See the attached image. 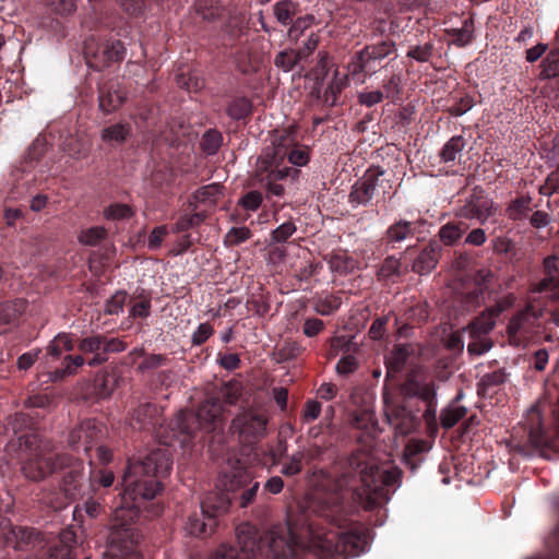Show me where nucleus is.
<instances>
[{
	"mask_svg": "<svg viewBox=\"0 0 559 559\" xmlns=\"http://www.w3.org/2000/svg\"><path fill=\"white\" fill-rule=\"evenodd\" d=\"M343 487L317 492L313 511L330 520L336 527L294 521L289 515L284 524L274 525L265 535L264 543L275 559H289L300 549L307 548L321 559H346L359 556L367 546L366 536L357 532H343L337 518L343 501Z\"/></svg>",
	"mask_w": 559,
	"mask_h": 559,
	"instance_id": "1",
	"label": "nucleus"
},
{
	"mask_svg": "<svg viewBox=\"0 0 559 559\" xmlns=\"http://www.w3.org/2000/svg\"><path fill=\"white\" fill-rule=\"evenodd\" d=\"M171 466L168 449L153 450L143 459L129 462L122 477L121 499L114 510L104 559H141L138 546L142 534L134 526V521L143 503L162 490L159 478L169 475Z\"/></svg>",
	"mask_w": 559,
	"mask_h": 559,
	"instance_id": "2",
	"label": "nucleus"
},
{
	"mask_svg": "<svg viewBox=\"0 0 559 559\" xmlns=\"http://www.w3.org/2000/svg\"><path fill=\"white\" fill-rule=\"evenodd\" d=\"M22 472L31 480L39 481L58 469L63 468L69 455L58 454L49 441L35 433H23L17 437Z\"/></svg>",
	"mask_w": 559,
	"mask_h": 559,
	"instance_id": "3",
	"label": "nucleus"
},
{
	"mask_svg": "<svg viewBox=\"0 0 559 559\" xmlns=\"http://www.w3.org/2000/svg\"><path fill=\"white\" fill-rule=\"evenodd\" d=\"M361 487L357 491L358 499L366 510L385 504L391 495L400 486L401 472L397 468L383 469L370 462H357Z\"/></svg>",
	"mask_w": 559,
	"mask_h": 559,
	"instance_id": "4",
	"label": "nucleus"
},
{
	"mask_svg": "<svg viewBox=\"0 0 559 559\" xmlns=\"http://www.w3.org/2000/svg\"><path fill=\"white\" fill-rule=\"evenodd\" d=\"M222 404L217 397L206 399L199 407L195 415L190 413L180 412L175 421L173 423V437H164L159 431L162 443L170 447L174 444L175 439H179L180 443H186L191 437L197 427H192L190 421L198 423V428L211 431L215 428V424L222 414Z\"/></svg>",
	"mask_w": 559,
	"mask_h": 559,
	"instance_id": "5",
	"label": "nucleus"
},
{
	"mask_svg": "<svg viewBox=\"0 0 559 559\" xmlns=\"http://www.w3.org/2000/svg\"><path fill=\"white\" fill-rule=\"evenodd\" d=\"M545 306L536 299H530L524 308L516 311L509 320L507 333L514 346H524L542 329L540 319Z\"/></svg>",
	"mask_w": 559,
	"mask_h": 559,
	"instance_id": "6",
	"label": "nucleus"
},
{
	"mask_svg": "<svg viewBox=\"0 0 559 559\" xmlns=\"http://www.w3.org/2000/svg\"><path fill=\"white\" fill-rule=\"evenodd\" d=\"M261 155H269V158L281 166H287V159L294 166H305L309 162V151L306 146L297 143L296 131L293 128L277 132L272 141V147L265 148Z\"/></svg>",
	"mask_w": 559,
	"mask_h": 559,
	"instance_id": "7",
	"label": "nucleus"
},
{
	"mask_svg": "<svg viewBox=\"0 0 559 559\" xmlns=\"http://www.w3.org/2000/svg\"><path fill=\"white\" fill-rule=\"evenodd\" d=\"M501 312V307H491L483 311L463 329L464 332L468 333L467 353L471 356H481L492 348L493 341L489 334L493 330L496 320Z\"/></svg>",
	"mask_w": 559,
	"mask_h": 559,
	"instance_id": "8",
	"label": "nucleus"
},
{
	"mask_svg": "<svg viewBox=\"0 0 559 559\" xmlns=\"http://www.w3.org/2000/svg\"><path fill=\"white\" fill-rule=\"evenodd\" d=\"M237 548L222 544L212 559H258L261 551L260 537L254 526L243 523L236 528Z\"/></svg>",
	"mask_w": 559,
	"mask_h": 559,
	"instance_id": "9",
	"label": "nucleus"
},
{
	"mask_svg": "<svg viewBox=\"0 0 559 559\" xmlns=\"http://www.w3.org/2000/svg\"><path fill=\"white\" fill-rule=\"evenodd\" d=\"M384 171L369 169L353 187L349 202L354 206L367 205L373 199L382 198L389 193L390 181L383 178Z\"/></svg>",
	"mask_w": 559,
	"mask_h": 559,
	"instance_id": "10",
	"label": "nucleus"
},
{
	"mask_svg": "<svg viewBox=\"0 0 559 559\" xmlns=\"http://www.w3.org/2000/svg\"><path fill=\"white\" fill-rule=\"evenodd\" d=\"M395 49L392 40H383L374 45L366 46L349 64L352 76L364 82L366 75H372L380 69L381 61Z\"/></svg>",
	"mask_w": 559,
	"mask_h": 559,
	"instance_id": "11",
	"label": "nucleus"
},
{
	"mask_svg": "<svg viewBox=\"0 0 559 559\" xmlns=\"http://www.w3.org/2000/svg\"><path fill=\"white\" fill-rule=\"evenodd\" d=\"M267 415L264 411L248 408L239 413L231 423L233 429L245 443H253L267 433Z\"/></svg>",
	"mask_w": 559,
	"mask_h": 559,
	"instance_id": "12",
	"label": "nucleus"
},
{
	"mask_svg": "<svg viewBox=\"0 0 559 559\" xmlns=\"http://www.w3.org/2000/svg\"><path fill=\"white\" fill-rule=\"evenodd\" d=\"M62 469H64V475L61 481V490L68 499L74 500L88 492L91 471L87 474L85 473L83 462L69 456V461H66Z\"/></svg>",
	"mask_w": 559,
	"mask_h": 559,
	"instance_id": "13",
	"label": "nucleus"
},
{
	"mask_svg": "<svg viewBox=\"0 0 559 559\" xmlns=\"http://www.w3.org/2000/svg\"><path fill=\"white\" fill-rule=\"evenodd\" d=\"M290 170L288 166L274 164L269 155H260L257 160L255 177L269 194L283 197L284 187L278 181L288 177Z\"/></svg>",
	"mask_w": 559,
	"mask_h": 559,
	"instance_id": "14",
	"label": "nucleus"
},
{
	"mask_svg": "<svg viewBox=\"0 0 559 559\" xmlns=\"http://www.w3.org/2000/svg\"><path fill=\"white\" fill-rule=\"evenodd\" d=\"M495 213L496 207L492 200L489 199L481 190H474L459 210V215L461 217L477 219L481 224L487 222V219Z\"/></svg>",
	"mask_w": 559,
	"mask_h": 559,
	"instance_id": "15",
	"label": "nucleus"
},
{
	"mask_svg": "<svg viewBox=\"0 0 559 559\" xmlns=\"http://www.w3.org/2000/svg\"><path fill=\"white\" fill-rule=\"evenodd\" d=\"M100 433V426L93 419H86L70 431L68 443L73 450L87 453L97 443Z\"/></svg>",
	"mask_w": 559,
	"mask_h": 559,
	"instance_id": "16",
	"label": "nucleus"
},
{
	"mask_svg": "<svg viewBox=\"0 0 559 559\" xmlns=\"http://www.w3.org/2000/svg\"><path fill=\"white\" fill-rule=\"evenodd\" d=\"M87 63L96 70L109 67L114 62H119L124 58L126 48L120 40L106 41L102 44L95 52L86 51Z\"/></svg>",
	"mask_w": 559,
	"mask_h": 559,
	"instance_id": "17",
	"label": "nucleus"
},
{
	"mask_svg": "<svg viewBox=\"0 0 559 559\" xmlns=\"http://www.w3.org/2000/svg\"><path fill=\"white\" fill-rule=\"evenodd\" d=\"M546 277L537 283L533 293H549V297L559 301V255H549L544 260Z\"/></svg>",
	"mask_w": 559,
	"mask_h": 559,
	"instance_id": "18",
	"label": "nucleus"
},
{
	"mask_svg": "<svg viewBox=\"0 0 559 559\" xmlns=\"http://www.w3.org/2000/svg\"><path fill=\"white\" fill-rule=\"evenodd\" d=\"M253 480L251 474L243 468H236L230 473H225L218 479V487L226 491L230 497L237 496L248 484Z\"/></svg>",
	"mask_w": 559,
	"mask_h": 559,
	"instance_id": "19",
	"label": "nucleus"
},
{
	"mask_svg": "<svg viewBox=\"0 0 559 559\" xmlns=\"http://www.w3.org/2000/svg\"><path fill=\"white\" fill-rule=\"evenodd\" d=\"M385 417L394 430L401 435L406 436L413 432L416 428V421L404 407H390L385 408Z\"/></svg>",
	"mask_w": 559,
	"mask_h": 559,
	"instance_id": "20",
	"label": "nucleus"
},
{
	"mask_svg": "<svg viewBox=\"0 0 559 559\" xmlns=\"http://www.w3.org/2000/svg\"><path fill=\"white\" fill-rule=\"evenodd\" d=\"M126 99V93L117 82H110L99 88V108L106 112L118 109Z\"/></svg>",
	"mask_w": 559,
	"mask_h": 559,
	"instance_id": "21",
	"label": "nucleus"
},
{
	"mask_svg": "<svg viewBox=\"0 0 559 559\" xmlns=\"http://www.w3.org/2000/svg\"><path fill=\"white\" fill-rule=\"evenodd\" d=\"M231 501L233 497H230L226 491L222 490L210 492L201 502L202 513L204 515H210L215 520L218 514L228 510Z\"/></svg>",
	"mask_w": 559,
	"mask_h": 559,
	"instance_id": "22",
	"label": "nucleus"
},
{
	"mask_svg": "<svg viewBox=\"0 0 559 559\" xmlns=\"http://www.w3.org/2000/svg\"><path fill=\"white\" fill-rule=\"evenodd\" d=\"M441 248L438 243L431 242L425 247L413 263V271L423 275L430 273L439 262Z\"/></svg>",
	"mask_w": 559,
	"mask_h": 559,
	"instance_id": "23",
	"label": "nucleus"
},
{
	"mask_svg": "<svg viewBox=\"0 0 559 559\" xmlns=\"http://www.w3.org/2000/svg\"><path fill=\"white\" fill-rule=\"evenodd\" d=\"M103 335H91L82 338L78 348L83 354H93V358L87 361L91 367H96L107 360V356L103 355Z\"/></svg>",
	"mask_w": 559,
	"mask_h": 559,
	"instance_id": "24",
	"label": "nucleus"
},
{
	"mask_svg": "<svg viewBox=\"0 0 559 559\" xmlns=\"http://www.w3.org/2000/svg\"><path fill=\"white\" fill-rule=\"evenodd\" d=\"M3 534L5 544L14 549H21L38 538V533L34 528L22 526L9 527Z\"/></svg>",
	"mask_w": 559,
	"mask_h": 559,
	"instance_id": "25",
	"label": "nucleus"
},
{
	"mask_svg": "<svg viewBox=\"0 0 559 559\" xmlns=\"http://www.w3.org/2000/svg\"><path fill=\"white\" fill-rule=\"evenodd\" d=\"M27 301L17 298L0 304V324H12L26 311Z\"/></svg>",
	"mask_w": 559,
	"mask_h": 559,
	"instance_id": "26",
	"label": "nucleus"
},
{
	"mask_svg": "<svg viewBox=\"0 0 559 559\" xmlns=\"http://www.w3.org/2000/svg\"><path fill=\"white\" fill-rule=\"evenodd\" d=\"M74 348L71 336L67 333L57 334L48 344L46 350L47 364L60 358L63 352H70Z\"/></svg>",
	"mask_w": 559,
	"mask_h": 559,
	"instance_id": "27",
	"label": "nucleus"
},
{
	"mask_svg": "<svg viewBox=\"0 0 559 559\" xmlns=\"http://www.w3.org/2000/svg\"><path fill=\"white\" fill-rule=\"evenodd\" d=\"M415 225L412 222L400 219L392 224L385 231V238L389 243L402 242L415 235Z\"/></svg>",
	"mask_w": 559,
	"mask_h": 559,
	"instance_id": "28",
	"label": "nucleus"
},
{
	"mask_svg": "<svg viewBox=\"0 0 559 559\" xmlns=\"http://www.w3.org/2000/svg\"><path fill=\"white\" fill-rule=\"evenodd\" d=\"M131 134V126L127 122H118L102 130L100 138L108 144H121Z\"/></svg>",
	"mask_w": 559,
	"mask_h": 559,
	"instance_id": "29",
	"label": "nucleus"
},
{
	"mask_svg": "<svg viewBox=\"0 0 559 559\" xmlns=\"http://www.w3.org/2000/svg\"><path fill=\"white\" fill-rule=\"evenodd\" d=\"M223 194V186L219 183H211L201 187L193 194L195 206L201 204L205 206H213L217 203L219 197Z\"/></svg>",
	"mask_w": 559,
	"mask_h": 559,
	"instance_id": "30",
	"label": "nucleus"
},
{
	"mask_svg": "<svg viewBox=\"0 0 559 559\" xmlns=\"http://www.w3.org/2000/svg\"><path fill=\"white\" fill-rule=\"evenodd\" d=\"M215 524L216 522L213 518L202 513L201 518L198 515H192L188 519L186 531L190 535L199 537L212 533Z\"/></svg>",
	"mask_w": 559,
	"mask_h": 559,
	"instance_id": "31",
	"label": "nucleus"
},
{
	"mask_svg": "<svg viewBox=\"0 0 559 559\" xmlns=\"http://www.w3.org/2000/svg\"><path fill=\"white\" fill-rule=\"evenodd\" d=\"M466 407L459 404V397L442 409L440 414V424L443 428L450 429L456 425L465 415Z\"/></svg>",
	"mask_w": 559,
	"mask_h": 559,
	"instance_id": "32",
	"label": "nucleus"
},
{
	"mask_svg": "<svg viewBox=\"0 0 559 559\" xmlns=\"http://www.w3.org/2000/svg\"><path fill=\"white\" fill-rule=\"evenodd\" d=\"M466 143L460 135L452 136L440 152L441 162L449 164L456 162L465 147Z\"/></svg>",
	"mask_w": 559,
	"mask_h": 559,
	"instance_id": "33",
	"label": "nucleus"
},
{
	"mask_svg": "<svg viewBox=\"0 0 559 559\" xmlns=\"http://www.w3.org/2000/svg\"><path fill=\"white\" fill-rule=\"evenodd\" d=\"M352 425L372 436L378 432V423L374 413L371 409H362L355 413L352 419Z\"/></svg>",
	"mask_w": 559,
	"mask_h": 559,
	"instance_id": "34",
	"label": "nucleus"
},
{
	"mask_svg": "<svg viewBox=\"0 0 559 559\" xmlns=\"http://www.w3.org/2000/svg\"><path fill=\"white\" fill-rule=\"evenodd\" d=\"M346 84V76L340 75L337 70H333V75L323 94V100L328 106L336 105L337 96Z\"/></svg>",
	"mask_w": 559,
	"mask_h": 559,
	"instance_id": "35",
	"label": "nucleus"
},
{
	"mask_svg": "<svg viewBox=\"0 0 559 559\" xmlns=\"http://www.w3.org/2000/svg\"><path fill=\"white\" fill-rule=\"evenodd\" d=\"M73 540L71 532H64L60 535L58 544L49 549L48 559H72V546L70 542Z\"/></svg>",
	"mask_w": 559,
	"mask_h": 559,
	"instance_id": "36",
	"label": "nucleus"
},
{
	"mask_svg": "<svg viewBox=\"0 0 559 559\" xmlns=\"http://www.w3.org/2000/svg\"><path fill=\"white\" fill-rule=\"evenodd\" d=\"M508 377L509 374L503 368L485 373L478 381V392L483 394L487 393L493 388L503 384L508 380Z\"/></svg>",
	"mask_w": 559,
	"mask_h": 559,
	"instance_id": "37",
	"label": "nucleus"
},
{
	"mask_svg": "<svg viewBox=\"0 0 559 559\" xmlns=\"http://www.w3.org/2000/svg\"><path fill=\"white\" fill-rule=\"evenodd\" d=\"M85 362L81 355L66 356L63 359V368L57 369L50 373L51 381H59L67 376L75 373L76 368L83 366Z\"/></svg>",
	"mask_w": 559,
	"mask_h": 559,
	"instance_id": "38",
	"label": "nucleus"
},
{
	"mask_svg": "<svg viewBox=\"0 0 559 559\" xmlns=\"http://www.w3.org/2000/svg\"><path fill=\"white\" fill-rule=\"evenodd\" d=\"M559 76V49L551 50L540 63V80H550Z\"/></svg>",
	"mask_w": 559,
	"mask_h": 559,
	"instance_id": "39",
	"label": "nucleus"
},
{
	"mask_svg": "<svg viewBox=\"0 0 559 559\" xmlns=\"http://www.w3.org/2000/svg\"><path fill=\"white\" fill-rule=\"evenodd\" d=\"M305 453L302 451H297L287 456L282 463L281 474L286 477L298 475L302 471Z\"/></svg>",
	"mask_w": 559,
	"mask_h": 559,
	"instance_id": "40",
	"label": "nucleus"
},
{
	"mask_svg": "<svg viewBox=\"0 0 559 559\" xmlns=\"http://www.w3.org/2000/svg\"><path fill=\"white\" fill-rule=\"evenodd\" d=\"M251 102L246 97H237L227 107V114L235 120H240L251 112Z\"/></svg>",
	"mask_w": 559,
	"mask_h": 559,
	"instance_id": "41",
	"label": "nucleus"
},
{
	"mask_svg": "<svg viewBox=\"0 0 559 559\" xmlns=\"http://www.w3.org/2000/svg\"><path fill=\"white\" fill-rule=\"evenodd\" d=\"M301 52L298 50H284L276 55L274 63L285 72L290 71L301 59Z\"/></svg>",
	"mask_w": 559,
	"mask_h": 559,
	"instance_id": "42",
	"label": "nucleus"
},
{
	"mask_svg": "<svg viewBox=\"0 0 559 559\" xmlns=\"http://www.w3.org/2000/svg\"><path fill=\"white\" fill-rule=\"evenodd\" d=\"M531 198L530 197H521L511 202V204L507 209V214L509 218L513 221L521 219L524 217L528 211L531 210Z\"/></svg>",
	"mask_w": 559,
	"mask_h": 559,
	"instance_id": "43",
	"label": "nucleus"
},
{
	"mask_svg": "<svg viewBox=\"0 0 559 559\" xmlns=\"http://www.w3.org/2000/svg\"><path fill=\"white\" fill-rule=\"evenodd\" d=\"M259 488V481L253 479L237 496L233 497V501H237L241 508H247L255 500Z\"/></svg>",
	"mask_w": 559,
	"mask_h": 559,
	"instance_id": "44",
	"label": "nucleus"
},
{
	"mask_svg": "<svg viewBox=\"0 0 559 559\" xmlns=\"http://www.w3.org/2000/svg\"><path fill=\"white\" fill-rule=\"evenodd\" d=\"M463 233L464 229L460 225L449 223L440 228L439 237L444 245L452 246L461 239Z\"/></svg>",
	"mask_w": 559,
	"mask_h": 559,
	"instance_id": "45",
	"label": "nucleus"
},
{
	"mask_svg": "<svg viewBox=\"0 0 559 559\" xmlns=\"http://www.w3.org/2000/svg\"><path fill=\"white\" fill-rule=\"evenodd\" d=\"M195 9L204 20H214L219 16L217 0H197Z\"/></svg>",
	"mask_w": 559,
	"mask_h": 559,
	"instance_id": "46",
	"label": "nucleus"
},
{
	"mask_svg": "<svg viewBox=\"0 0 559 559\" xmlns=\"http://www.w3.org/2000/svg\"><path fill=\"white\" fill-rule=\"evenodd\" d=\"M408 356L409 349L406 346H395L388 360L389 368L393 371L401 370L407 361Z\"/></svg>",
	"mask_w": 559,
	"mask_h": 559,
	"instance_id": "47",
	"label": "nucleus"
},
{
	"mask_svg": "<svg viewBox=\"0 0 559 559\" xmlns=\"http://www.w3.org/2000/svg\"><path fill=\"white\" fill-rule=\"evenodd\" d=\"M251 237V231L248 227H233L224 237L226 246L234 247L238 246Z\"/></svg>",
	"mask_w": 559,
	"mask_h": 559,
	"instance_id": "48",
	"label": "nucleus"
},
{
	"mask_svg": "<svg viewBox=\"0 0 559 559\" xmlns=\"http://www.w3.org/2000/svg\"><path fill=\"white\" fill-rule=\"evenodd\" d=\"M222 134L216 130H209L202 139V148L209 155H214L222 145Z\"/></svg>",
	"mask_w": 559,
	"mask_h": 559,
	"instance_id": "49",
	"label": "nucleus"
},
{
	"mask_svg": "<svg viewBox=\"0 0 559 559\" xmlns=\"http://www.w3.org/2000/svg\"><path fill=\"white\" fill-rule=\"evenodd\" d=\"M157 409L152 404H143L134 411L133 420L136 421L139 428H145L147 425L152 424V419L155 416Z\"/></svg>",
	"mask_w": 559,
	"mask_h": 559,
	"instance_id": "50",
	"label": "nucleus"
},
{
	"mask_svg": "<svg viewBox=\"0 0 559 559\" xmlns=\"http://www.w3.org/2000/svg\"><path fill=\"white\" fill-rule=\"evenodd\" d=\"M204 213H194L180 217L173 227L174 233H182L191 227L200 225L205 219Z\"/></svg>",
	"mask_w": 559,
	"mask_h": 559,
	"instance_id": "51",
	"label": "nucleus"
},
{
	"mask_svg": "<svg viewBox=\"0 0 559 559\" xmlns=\"http://www.w3.org/2000/svg\"><path fill=\"white\" fill-rule=\"evenodd\" d=\"M295 13V7L289 0H282L274 5V14L277 21L283 24H289Z\"/></svg>",
	"mask_w": 559,
	"mask_h": 559,
	"instance_id": "52",
	"label": "nucleus"
},
{
	"mask_svg": "<svg viewBox=\"0 0 559 559\" xmlns=\"http://www.w3.org/2000/svg\"><path fill=\"white\" fill-rule=\"evenodd\" d=\"M106 229L100 226L88 228L81 233L79 240L86 246H95L106 237Z\"/></svg>",
	"mask_w": 559,
	"mask_h": 559,
	"instance_id": "53",
	"label": "nucleus"
},
{
	"mask_svg": "<svg viewBox=\"0 0 559 559\" xmlns=\"http://www.w3.org/2000/svg\"><path fill=\"white\" fill-rule=\"evenodd\" d=\"M132 214L131 207L121 203L111 204L104 211L105 217L112 221L129 218Z\"/></svg>",
	"mask_w": 559,
	"mask_h": 559,
	"instance_id": "54",
	"label": "nucleus"
},
{
	"mask_svg": "<svg viewBox=\"0 0 559 559\" xmlns=\"http://www.w3.org/2000/svg\"><path fill=\"white\" fill-rule=\"evenodd\" d=\"M406 56L418 62H427L432 56V45L426 43L424 45L412 46Z\"/></svg>",
	"mask_w": 559,
	"mask_h": 559,
	"instance_id": "55",
	"label": "nucleus"
},
{
	"mask_svg": "<svg viewBox=\"0 0 559 559\" xmlns=\"http://www.w3.org/2000/svg\"><path fill=\"white\" fill-rule=\"evenodd\" d=\"M222 397L228 404H235L241 395V384L237 381L227 382L221 391Z\"/></svg>",
	"mask_w": 559,
	"mask_h": 559,
	"instance_id": "56",
	"label": "nucleus"
},
{
	"mask_svg": "<svg viewBox=\"0 0 559 559\" xmlns=\"http://www.w3.org/2000/svg\"><path fill=\"white\" fill-rule=\"evenodd\" d=\"M400 260L394 257H389L382 263L380 270L378 271V275L381 278H390L392 276L400 274Z\"/></svg>",
	"mask_w": 559,
	"mask_h": 559,
	"instance_id": "57",
	"label": "nucleus"
},
{
	"mask_svg": "<svg viewBox=\"0 0 559 559\" xmlns=\"http://www.w3.org/2000/svg\"><path fill=\"white\" fill-rule=\"evenodd\" d=\"M295 231V224L292 222H285L273 230L272 239L276 242H285Z\"/></svg>",
	"mask_w": 559,
	"mask_h": 559,
	"instance_id": "58",
	"label": "nucleus"
},
{
	"mask_svg": "<svg viewBox=\"0 0 559 559\" xmlns=\"http://www.w3.org/2000/svg\"><path fill=\"white\" fill-rule=\"evenodd\" d=\"M313 22L314 17L312 15H306L304 17L297 19L293 26L289 28V36L297 39L304 33V31L313 24Z\"/></svg>",
	"mask_w": 559,
	"mask_h": 559,
	"instance_id": "59",
	"label": "nucleus"
},
{
	"mask_svg": "<svg viewBox=\"0 0 559 559\" xmlns=\"http://www.w3.org/2000/svg\"><path fill=\"white\" fill-rule=\"evenodd\" d=\"M262 200L259 191H250L240 199L239 203L246 210L255 211L260 207Z\"/></svg>",
	"mask_w": 559,
	"mask_h": 559,
	"instance_id": "60",
	"label": "nucleus"
},
{
	"mask_svg": "<svg viewBox=\"0 0 559 559\" xmlns=\"http://www.w3.org/2000/svg\"><path fill=\"white\" fill-rule=\"evenodd\" d=\"M358 368V361L353 355L342 357L336 364V371L340 374H349Z\"/></svg>",
	"mask_w": 559,
	"mask_h": 559,
	"instance_id": "61",
	"label": "nucleus"
},
{
	"mask_svg": "<svg viewBox=\"0 0 559 559\" xmlns=\"http://www.w3.org/2000/svg\"><path fill=\"white\" fill-rule=\"evenodd\" d=\"M126 301V294L122 292L116 293L105 305V311L108 314H118L123 309Z\"/></svg>",
	"mask_w": 559,
	"mask_h": 559,
	"instance_id": "62",
	"label": "nucleus"
},
{
	"mask_svg": "<svg viewBox=\"0 0 559 559\" xmlns=\"http://www.w3.org/2000/svg\"><path fill=\"white\" fill-rule=\"evenodd\" d=\"M475 103L472 96L466 95L462 97L457 103L450 107L449 112L452 116L459 117L467 112L474 107Z\"/></svg>",
	"mask_w": 559,
	"mask_h": 559,
	"instance_id": "63",
	"label": "nucleus"
},
{
	"mask_svg": "<svg viewBox=\"0 0 559 559\" xmlns=\"http://www.w3.org/2000/svg\"><path fill=\"white\" fill-rule=\"evenodd\" d=\"M46 3L59 14H69L75 10L74 0H46Z\"/></svg>",
	"mask_w": 559,
	"mask_h": 559,
	"instance_id": "64",
	"label": "nucleus"
}]
</instances>
